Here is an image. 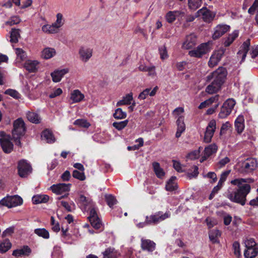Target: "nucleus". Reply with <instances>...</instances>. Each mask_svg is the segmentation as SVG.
<instances>
[{"label":"nucleus","instance_id":"27","mask_svg":"<svg viewBox=\"0 0 258 258\" xmlns=\"http://www.w3.org/2000/svg\"><path fill=\"white\" fill-rule=\"evenodd\" d=\"M217 150V146L215 144H211L206 147L204 150V155L203 158L205 159L215 153Z\"/></svg>","mask_w":258,"mask_h":258},{"label":"nucleus","instance_id":"51","mask_svg":"<svg viewBox=\"0 0 258 258\" xmlns=\"http://www.w3.org/2000/svg\"><path fill=\"white\" fill-rule=\"evenodd\" d=\"M219 62V61L217 59V57L214 56V54H213L210 58V60L208 62V64L210 67L213 68L214 66L217 65Z\"/></svg>","mask_w":258,"mask_h":258},{"label":"nucleus","instance_id":"9","mask_svg":"<svg viewBox=\"0 0 258 258\" xmlns=\"http://www.w3.org/2000/svg\"><path fill=\"white\" fill-rule=\"evenodd\" d=\"M202 16L203 20L206 22H210L214 18L215 15L206 7L201 9L196 14V17Z\"/></svg>","mask_w":258,"mask_h":258},{"label":"nucleus","instance_id":"25","mask_svg":"<svg viewBox=\"0 0 258 258\" xmlns=\"http://www.w3.org/2000/svg\"><path fill=\"white\" fill-rule=\"evenodd\" d=\"M258 253V247H246L244 255L246 258H254Z\"/></svg>","mask_w":258,"mask_h":258},{"label":"nucleus","instance_id":"62","mask_svg":"<svg viewBox=\"0 0 258 258\" xmlns=\"http://www.w3.org/2000/svg\"><path fill=\"white\" fill-rule=\"evenodd\" d=\"M192 168L194 169L193 172L191 173H188L187 174V175L189 178L196 177L199 174L198 167L197 166L195 165L193 166Z\"/></svg>","mask_w":258,"mask_h":258},{"label":"nucleus","instance_id":"54","mask_svg":"<svg viewBox=\"0 0 258 258\" xmlns=\"http://www.w3.org/2000/svg\"><path fill=\"white\" fill-rule=\"evenodd\" d=\"M16 53L18 57L20 58L21 60H24L26 58V53L21 48H17L16 49Z\"/></svg>","mask_w":258,"mask_h":258},{"label":"nucleus","instance_id":"34","mask_svg":"<svg viewBox=\"0 0 258 258\" xmlns=\"http://www.w3.org/2000/svg\"><path fill=\"white\" fill-rule=\"evenodd\" d=\"M176 178L175 176H172L167 182L165 186L166 190L172 191L176 189L177 184L175 182Z\"/></svg>","mask_w":258,"mask_h":258},{"label":"nucleus","instance_id":"13","mask_svg":"<svg viewBox=\"0 0 258 258\" xmlns=\"http://www.w3.org/2000/svg\"><path fill=\"white\" fill-rule=\"evenodd\" d=\"M257 167L256 160L253 158H248L242 163V168L246 172H250Z\"/></svg>","mask_w":258,"mask_h":258},{"label":"nucleus","instance_id":"10","mask_svg":"<svg viewBox=\"0 0 258 258\" xmlns=\"http://www.w3.org/2000/svg\"><path fill=\"white\" fill-rule=\"evenodd\" d=\"M88 219L91 225L95 229H98L101 227L102 223L100 219L98 217L97 212L94 208H92L90 211V216Z\"/></svg>","mask_w":258,"mask_h":258},{"label":"nucleus","instance_id":"40","mask_svg":"<svg viewBox=\"0 0 258 258\" xmlns=\"http://www.w3.org/2000/svg\"><path fill=\"white\" fill-rule=\"evenodd\" d=\"M11 208L21 205L23 203L22 199L19 196H11Z\"/></svg>","mask_w":258,"mask_h":258},{"label":"nucleus","instance_id":"11","mask_svg":"<svg viewBox=\"0 0 258 258\" xmlns=\"http://www.w3.org/2000/svg\"><path fill=\"white\" fill-rule=\"evenodd\" d=\"M230 26L227 25H218L214 29V32L213 34L212 38L216 40L220 38L226 32L229 31Z\"/></svg>","mask_w":258,"mask_h":258},{"label":"nucleus","instance_id":"6","mask_svg":"<svg viewBox=\"0 0 258 258\" xmlns=\"http://www.w3.org/2000/svg\"><path fill=\"white\" fill-rule=\"evenodd\" d=\"M209 51V45L207 43H204L199 45L197 48L190 50L188 52V55L191 57L200 58L203 55L208 53Z\"/></svg>","mask_w":258,"mask_h":258},{"label":"nucleus","instance_id":"24","mask_svg":"<svg viewBox=\"0 0 258 258\" xmlns=\"http://www.w3.org/2000/svg\"><path fill=\"white\" fill-rule=\"evenodd\" d=\"M154 171L159 178H162L165 175L163 169L160 167L158 162H154L152 163Z\"/></svg>","mask_w":258,"mask_h":258},{"label":"nucleus","instance_id":"15","mask_svg":"<svg viewBox=\"0 0 258 258\" xmlns=\"http://www.w3.org/2000/svg\"><path fill=\"white\" fill-rule=\"evenodd\" d=\"M71 184L59 183L53 184L51 186L52 191L57 195H60L62 193L68 191L70 190Z\"/></svg>","mask_w":258,"mask_h":258},{"label":"nucleus","instance_id":"36","mask_svg":"<svg viewBox=\"0 0 258 258\" xmlns=\"http://www.w3.org/2000/svg\"><path fill=\"white\" fill-rule=\"evenodd\" d=\"M139 70L142 72H148L149 76H154L156 74L155 67L154 66L148 67L141 64L139 67Z\"/></svg>","mask_w":258,"mask_h":258},{"label":"nucleus","instance_id":"39","mask_svg":"<svg viewBox=\"0 0 258 258\" xmlns=\"http://www.w3.org/2000/svg\"><path fill=\"white\" fill-rule=\"evenodd\" d=\"M20 30L15 28L12 29L11 32L10 41L12 43H17L18 41V38L20 37Z\"/></svg>","mask_w":258,"mask_h":258},{"label":"nucleus","instance_id":"22","mask_svg":"<svg viewBox=\"0 0 258 258\" xmlns=\"http://www.w3.org/2000/svg\"><path fill=\"white\" fill-rule=\"evenodd\" d=\"M221 236V233L218 229H213L210 231L209 236L210 241L213 243H218L219 242L218 238Z\"/></svg>","mask_w":258,"mask_h":258},{"label":"nucleus","instance_id":"64","mask_svg":"<svg viewBox=\"0 0 258 258\" xmlns=\"http://www.w3.org/2000/svg\"><path fill=\"white\" fill-rule=\"evenodd\" d=\"M56 23L58 25V26L60 27L62 26L63 22H62V15L60 13H58L56 15Z\"/></svg>","mask_w":258,"mask_h":258},{"label":"nucleus","instance_id":"47","mask_svg":"<svg viewBox=\"0 0 258 258\" xmlns=\"http://www.w3.org/2000/svg\"><path fill=\"white\" fill-rule=\"evenodd\" d=\"M73 177L79 179L80 180L83 181L86 179L84 171L80 172L77 170H75L73 172Z\"/></svg>","mask_w":258,"mask_h":258},{"label":"nucleus","instance_id":"28","mask_svg":"<svg viewBox=\"0 0 258 258\" xmlns=\"http://www.w3.org/2000/svg\"><path fill=\"white\" fill-rule=\"evenodd\" d=\"M38 62L36 60H28L25 63L24 67L29 72H35Z\"/></svg>","mask_w":258,"mask_h":258},{"label":"nucleus","instance_id":"18","mask_svg":"<svg viewBox=\"0 0 258 258\" xmlns=\"http://www.w3.org/2000/svg\"><path fill=\"white\" fill-rule=\"evenodd\" d=\"M68 73V70L66 69L54 71L51 73L52 81L56 83L59 82L63 76Z\"/></svg>","mask_w":258,"mask_h":258},{"label":"nucleus","instance_id":"41","mask_svg":"<svg viewBox=\"0 0 258 258\" xmlns=\"http://www.w3.org/2000/svg\"><path fill=\"white\" fill-rule=\"evenodd\" d=\"M34 233L39 236L42 237L45 239L49 237V234L47 230L45 228H38L34 230Z\"/></svg>","mask_w":258,"mask_h":258},{"label":"nucleus","instance_id":"55","mask_svg":"<svg viewBox=\"0 0 258 258\" xmlns=\"http://www.w3.org/2000/svg\"><path fill=\"white\" fill-rule=\"evenodd\" d=\"M231 124L229 122H226V123L223 124L220 130V135L225 134L226 133V131L229 130Z\"/></svg>","mask_w":258,"mask_h":258},{"label":"nucleus","instance_id":"29","mask_svg":"<svg viewBox=\"0 0 258 258\" xmlns=\"http://www.w3.org/2000/svg\"><path fill=\"white\" fill-rule=\"evenodd\" d=\"M27 118L29 121L34 123H39L40 122V117L35 112L28 111L26 114Z\"/></svg>","mask_w":258,"mask_h":258},{"label":"nucleus","instance_id":"43","mask_svg":"<svg viewBox=\"0 0 258 258\" xmlns=\"http://www.w3.org/2000/svg\"><path fill=\"white\" fill-rule=\"evenodd\" d=\"M113 117L117 119H123L126 117V113L123 111L120 108H118L115 110Z\"/></svg>","mask_w":258,"mask_h":258},{"label":"nucleus","instance_id":"49","mask_svg":"<svg viewBox=\"0 0 258 258\" xmlns=\"http://www.w3.org/2000/svg\"><path fill=\"white\" fill-rule=\"evenodd\" d=\"M177 125V130H181V131H184L185 129V125L183 121V117L182 116H179L176 121Z\"/></svg>","mask_w":258,"mask_h":258},{"label":"nucleus","instance_id":"45","mask_svg":"<svg viewBox=\"0 0 258 258\" xmlns=\"http://www.w3.org/2000/svg\"><path fill=\"white\" fill-rule=\"evenodd\" d=\"M105 197L107 205L110 208L117 203L116 199L112 195H106Z\"/></svg>","mask_w":258,"mask_h":258},{"label":"nucleus","instance_id":"14","mask_svg":"<svg viewBox=\"0 0 258 258\" xmlns=\"http://www.w3.org/2000/svg\"><path fill=\"white\" fill-rule=\"evenodd\" d=\"M141 246L143 250L152 252L156 248V243L150 239L142 238L141 239Z\"/></svg>","mask_w":258,"mask_h":258},{"label":"nucleus","instance_id":"17","mask_svg":"<svg viewBox=\"0 0 258 258\" xmlns=\"http://www.w3.org/2000/svg\"><path fill=\"white\" fill-rule=\"evenodd\" d=\"M79 53L80 59L84 62H87L92 56V49L82 47L79 50Z\"/></svg>","mask_w":258,"mask_h":258},{"label":"nucleus","instance_id":"32","mask_svg":"<svg viewBox=\"0 0 258 258\" xmlns=\"http://www.w3.org/2000/svg\"><path fill=\"white\" fill-rule=\"evenodd\" d=\"M55 50L53 48L47 47L42 51L41 56L45 59H49L55 54Z\"/></svg>","mask_w":258,"mask_h":258},{"label":"nucleus","instance_id":"31","mask_svg":"<svg viewBox=\"0 0 258 258\" xmlns=\"http://www.w3.org/2000/svg\"><path fill=\"white\" fill-rule=\"evenodd\" d=\"M238 36V31L235 30L232 33L229 35V36L226 38L224 45L225 47H228L235 40V39Z\"/></svg>","mask_w":258,"mask_h":258},{"label":"nucleus","instance_id":"35","mask_svg":"<svg viewBox=\"0 0 258 258\" xmlns=\"http://www.w3.org/2000/svg\"><path fill=\"white\" fill-rule=\"evenodd\" d=\"M202 0H188V8L191 11H196L202 6Z\"/></svg>","mask_w":258,"mask_h":258},{"label":"nucleus","instance_id":"37","mask_svg":"<svg viewBox=\"0 0 258 258\" xmlns=\"http://www.w3.org/2000/svg\"><path fill=\"white\" fill-rule=\"evenodd\" d=\"M133 99V93H130L124 96L122 100L117 102L116 105L120 106L123 105H129L131 103V101Z\"/></svg>","mask_w":258,"mask_h":258},{"label":"nucleus","instance_id":"21","mask_svg":"<svg viewBox=\"0 0 258 258\" xmlns=\"http://www.w3.org/2000/svg\"><path fill=\"white\" fill-rule=\"evenodd\" d=\"M244 120L243 116H238L235 121V129L238 134H241L244 130Z\"/></svg>","mask_w":258,"mask_h":258},{"label":"nucleus","instance_id":"20","mask_svg":"<svg viewBox=\"0 0 258 258\" xmlns=\"http://www.w3.org/2000/svg\"><path fill=\"white\" fill-rule=\"evenodd\" d=\"M41 138L43 140H45L48 143H53L55 142L54 137L48 130H44L41 134Z\"/></svg>","mask_w":258,"mask_h":258},{"label":"nucleus","instance_id":"8","mask_svg":"<svg viewBox=\"0 0 258 258\" xmlns=\"http://www.w3.org/2000/svg\"><path fill=\"white\" fill-rule=\"evenodd\" d=\"M216 128V123L215 120H211L208 123L205 133L204 141L206 143L211 142Z\"/></svg>","mask_w":258,"mask_h":258},{"label":"nucleus","instance_id":"16","mask_svg":"<svg viewBox=\"0 0 258 258\" xmlns=\"http://www.w3.org/2000/svg\"><path fill=\"white\" fill-rule=\"evenodd\" d=\"M197 44V37L195 35L191 34L186 36V40L182 44V47L185 49H190Z\"/></svg>","mask_w":258,"mask_h":258},{"label":"nucleus","instance_id":"12","mask_svg":"<svg viewBox=\"0 0 258 258\" xmlns=\"http://www.w3.org/2000/svg\"><path fill=\"white\" fill-rule=\"evenodd\" d=\"M250 40L247 39L244 41L240 47V49L237 52V57L241 58L240 62L244 61L246 57L247 52L249 49Z\"/></svg>","mask_w":258,"mask_h":258},{"label":"nucleus","instance_id":"30","mask_svg":"<svg viewBox=\"0 0 258 258\" xmlns=\"http://www.w3.org/2000/svg\"><path fill=\"white\" fill-rule=\"evenodd\" d=\"M12 246V244L8 239L0 241V253H4L8 251Z\"/></svg>","mask_w":258,"mask_h":258},{"label":"nucleus","instance_id":"50","mask_svg":"<svg viewBox=\"0 0 258 258\" xmlns=\"http://www.w3.org/2000/svg\"><path fill=\"white\" fill-rule=\"evenodd\" d=\"M42 30L44 32L47 33H55L57 32L53 26H51L50 25H43L42 27Z\"/></svg>","mask_w":258,"mask_h":258},{"label":"nucleus","instance_id":"38","mask_svg":"<svg viewBox=\"0 0 258 258\" xmlns=\"http://www.w3.org/2000/svg\"><path fill=\"white\" fill-rule=\"evenodd\" d=\"M79 201L85 207V209L88 206H90V207H92L93 203L92 200L90 198L85 197L84 195H81L80 196Z\"/></svg>","mask_w":258,"mask_h":258},{"label":"nucleus","instance_id":"3","mask_svg":"<svg viewBox=\"0 0 258 258\" xmlns=\"http://www.w3.org/2000/svg\"><path fill=\"white\" fill-rule=\"evenodd\" d=\"M227 75V70L223 67H219L215 71L208 75L207 77V81L212 80V81L211 84L206 87V92L210 94L218 92L224 83Z\"/></svg>","mask_w":258,"mask_h":258},{"label":"nucleus","instance_id":"57","mask_svg":"<svg viewBox=\"0 0 258 258\" xmlns=\"http://www.w3.org/2000/svg\"><path fill=\"white\" fill-rule=\"evenodd\" d=\"M233 248L234 250V254L236 256H239L240 255V245L239 243L235 241L233 243L232 245Z\"/></svg>","mask_w":258,"mask_h":258},{"label":"nucleus","instance_id":"44","mask_svg":"<svg viewBox=\"0 0 258 258\" xmlns=\"http://www.w3.org/2000/svg\"><path fill=\"white\" fill-rule=\"evenodd\" d=\"M128 122V120H125L119 122H114L113 123L112 125L117 130L121 131L127 125Z\"/></svg>","mask_w":258,"mask_h":258},{"label":"nucleus","instance_id":"61","mask_svg":"<svg viewBox=\"0 0 258 258\" xmlns=\"http://www.w3.org/2000/svg\"><path fill=\"white\" fill-rule=\"evenodd\" d=\"M172 162L173 163V167L177 172H182L183 171L182 169L181 165L180 162L175 160H173Z\"/></svg>","mask_w":258,"mask_h":258},{"label":"nucleus","instance_id":"4","mask_svg":"<svg viewBox=\"0 0 258 258\" xmlns=\"http://www.w3.org/2000/svg\"><path fill=\"white\" fill-rule=\"evenodd\" d=\"M170 216V213L169 211H167L164 213L162 211H159L149 216H147L145 221L137 224V226L139 228H142L148 225H155L168 218Z\"/></svg>","mask_w":258,"mask_h":258},{"label":"nucleus","instance_id":"26","mask_svg":"<svg viewBox=\"0 0 258 258\" xmlns=\"http://www.w3.org/2000/svg\"><path fill=\"white\" fill-rule=\"evenodd\" d=\"M48 200L49 197L46 195H36L32 198V202L34 204L46 203Z\"/></svg>","mask_w":258,"mask_h":258},{"label":"nucleus","instance_id":"19","mask_svg":"<svg viewBox=\"0 0 258 258\" xmlns=\"http://www.w3.org/2000/svg\"><path fill=\"white\" fill-rule=\"evenodd\" d=\"M31 252V249L29 246L25 245L23 248L17 249L13 251L12 254L15 256H20L21 255L28 256Z\"/></svg>","mask_w":258,"mask_h":258},{"label":"nucleus","instance_id":"7","mask_svg":"<svg viewBox=\"0 0 258 258\" xmlns=\"http://www.w3.org/2000/svg\"><path fill=\"white\" fill-rule=\"evenodd\" d=\"M18 170L20 176L25 177L31 173L32 168L26 160H22L18 163Z\"/></svg>","mask_w":258,"mask_h":258},{"label":"nucleus","instance_id":"60","mask_svg":"<svg viewBox=\"0 0 258 258\" xmlns=\"http://www.w3.org/2000/svg\"><path fill=\"white\" fill-rule=\"evenodd\" d=\"M20 22V19L18 17H13L12 19L6 22V24L7 25L12 26L15 24H18Z\"/></svg>","mask_w":258,"mask_h":258},{"label":"nucleus","instance_id":"2","mask_svg":"<svg viewBox=\"0 0 258 258\" xmlns=\"http://www.w3.org/2000/svg\"><path fill=\"white\" fill-rule=\"evenodd\" d=\"M26 130L25 123L22 118H19L14 121L12 137L8 136L7 138L0 139L1 146L5 153H10L13 150L14 145L11 140H13L16 145L20 148L22 147L21 139L25 135Z\"/></svg>","mask_w":258,"mask_h":258},{"label":"nucleus","instance_id":"33","mask_svg":"<svg viewBox=\"0 0 258 258\" xmlns=\"http://www.w3.org/2000/svg\"><path fill=\"white\" fill-rule=\"evenodd\" d=\"M104 258H117V253L114 248L108 247L103 252Z\"/></svg>","mask_w":258,"mask_h":258},{"label":"nucleus","instance_id":"46","mask_svg":"<svg viewBox=\"0 0 258 258\" xmlns=\"http://www.w3.org/2000/svg\"><path fill=\"white\" fill-rule=\"evenodd\" d=\"M74 124L81 127L88 128L90 126V124L85 119H78L75 121Z\"/></svg>","mask_w":258,"mask_h":258},{"label":"nucleus","instance_id":"58","mask_svg":"<svg viewBox=\"0 0 258 258\" xmlns=\"http://www.w3.org/2000/svg\"><path fill=\"white\" fill-rule=\"evenodd\" d=\"M229 162V158L227 157H225V158L221 159L218 163L217 165H218L219 168H221L224 166L226 164H227Z\"/></svg>","mask_w":258,"mask_h":258},{"label":"nucleus","instance_id":"5","mask_svg":"<svg viewBox=\"0 0 258 258\" xmlns=\"http://www.w3.org/2000/svg\"><path fill=\"white\" fill-rule=\"evenodd\" d=\"M235 104V101L234 99H228L222 106L219 113V117L221 118L227 117L231 113Z\"/></svg>","mask_w":258,"mask_h":258},{"label":"nucleus","instance_id":"53","mask_svg":"<svg viewBox=\"0 0 258 258\" xmlns=\"http://www.w3.org/2000/svg\"><path fill=\"white\" fill-rule=\"evenodd\" d=\"M5 93L6 94H8L10 95L11 96L15 98H19L20 94L19 93L16 91V90H13V89H8L5 92Z\"/></svg>","mask_w":258,"mask_h":258},{"label":"nucleus","instance_id":"52","mask_svg":"<svg viewBox=\"0 0 258 258\" xmlns=\"http://www.w3.org/2000/svg\"><path fill=\"white\" fill-rule=\"evenodd\" d=\"M245 247H258L257 244L252 238H250L244 242Z\"/></svg>","mask_w":258,"mask_h":258},{"label":"nucleus","instance_id":"48","mask_svg":"<svg viewBox=\"0 0 258 258\" xmlns=\"http://www.w3.org/2000/svg\"><path fill=\"white\" fill-rule=\"evenodd\" d=\"M0 205L7 207L9 208H11V196L5 197L0 201Z\"/></svg>","mask_w":258,"mask_h":258},{"label":"nucleus","instance_id":"56","mask_svg":"<svg viewBox=\"0 0 258 258\" xmlns=\"http://www.w3.org/2000/svg\"><path fill=\"white\" fill-rule=\"evenodd\" d=\"M159 50L161 56V58L162 59L166 58L168 56V55L165 46H163V47L159 48Z\"/></svg>","mask_w":258,"mask_h":258},{"label":"nucleus","instance_id":"42","mask_svg":"<svg viewBox=\"0 0 258 258\" xmlns=\"http://www.w3.org/2000/svg\"><path fill=\"white\" fill-rule=\"evenodd\" d=\"M177 14H179L178 11L168 12L165 16L166 21L169 23H172L175 20Z\"/></svg>","mask_w":258,"mask_h":258},{"label":"nucleus","instance_id":"63","mask_svg":"<svg viewBox=\"0 0 258 258\" xmlns=\"http://www.w3.org/2000/svg\"><path fill=\"white\" fill-rule=\"evenodd\" d=\"M62 93V90L60 88H57L53 92L49 94V97L50 98H53L58 96H59Z\"/></svg>","mask_w":258,"mask_h":258},{"label":"nucleus","instance_id":"59","mask_svg":"<svg viewBox=\"0 0 258 258\" xmlns=\"http://www.w3.org/2000/svg\"><path fill=\"white\" fill-rule=\"evenodd\" d=\"M150 90V88H147L144 90L139 94L138 97L139 99L142 100L145 99L146 98V97L149 95Z\"/></svg>","mask_w":258,"mask_h":258},{"label":"nucleus","instance_id":"23","mask_svg":"<svg viewBox=\"0 0 258 258\" xmlns=\"http://www.w3.org/2000/svg\"><path fill=\"white\" fill-rule=\"evenodd\" d=\"M84 98V95L79 90H75L71 93V99L73 102H79Z\"/></svg>","mask_w":258,"mask_h":258},{"label":"nucleus","instance_id":"1","mask_svg":"<svg viewBox=\"0 0 258 258\" xmlns=\"http://www.w3.org/2000/svg\"><path fill=\"white\" fill-rule=\"evenodd\" d=\"M248 179L236 178L230 181L232 186L229 187L225 192V196L232 202L244 206L246 196L251 190L250 185L247 183Z\"/></svg>","mask_w":258,"mask_h":258}]
</instances>
